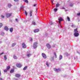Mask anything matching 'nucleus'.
<instances>
[{
  "instance_id": "nucleus-1",
  "label": "nucleus",
  "mask_w": 80,
  "mask_h": 80,
  "mask_svg": "<svg viewBox=\"0 0 80 80\" xmlns=\"http://www.w3.org/2000/svg\"><path fill=\"white\" fill-rule=\"evenodd\" d=\"M58 20H59V24L60 25V23H61V21H63V19H62V18L61 17H59L58 18Z\"/></svg>"
},
{
  "instance_id": "nucleus-2",
  "label": "nucleus",
  "mask_w": 80,
  "mask_h": 80,
  "mask_svg": "<svg viewBox=\"0 0 80 80\" xmlns=\"http://www.w3.org/2000/svg\"><path fill=\"white\" fill-rule=\"evenodd\" d=\"M37 42H34L33 44V47L34 48H37Z\"/></svg>"
},
{
  "instance_id": "nucleus-3",
  "label": "nucleus",
  "mask_w": 80,
  "mask_h": 80,
  "mask_svg": "<svg viewBox=\"0 0 80 80\" xmlns=\"http://www.w3.org/2000/svg\"><path fill=\"white\" fill-rule=\"evenodd\" d=\"M16 66L17 67H18L19 68H20L22 67V64L20 63H18L16 64Z\"/></svg>"
},
{
  "instance_id": "nucleus-4",
  "label": "nucleus",
  "mask_w": 80,
  "mask_h": 80,
  "mask_svg": "<svg viewBox=\"0 0 80 80\" xmlns=\"http://www.w3.org/2000/svg\"><path fill=\"white\" fill-rule=\"evenodd\" d=\"M22 48H25L27 47V46H26V44H25V43H23L22 44Z\"/></svg>"
},
{
  "instance_id": "nucleus-5",
  "label": "nucleus",
  "mask_w": 80,
  "mask_h": 80,
  "mask_svg": "<svg viewBox=\"0 0 80 80\" xmlns=\"http://www.w3.org/2000/svg\"><path fill=\"white\" fill-rule=\"evenodd\" d=\"M54 70L56 72H58L60 71V69H57L56 68H54Z\"/></svg>"
},
{
  "instance_id": "nucleus-6",
  "label": "nucleus",
  "mask_w": 80,
  "mask_h": 80,
  "mask_svg": "<svg viewBox=\"0 0 80 80\" xmlns=\"http://www.w3.org/2000/svg\"><path fill=\"white\" fill-rule=\"evenodd\" d=\"M42 57H43V58H46L47 56H46V55L45 54V53H42Z\"/></svg>"
},
{
  "instance_id": "nucleus-7",
  "label": "nucleus",
  "mask_w": 80,
  "mask_h": 80,
  "mask_svg": "<svg viewBox=\"0 0 80 80\" xmlns=\"http://www.w3.org/2000/svg\"><path fill=\"white\" fill-rule=\"evenodd\" d=\"M12 15V13H10V14L6 13V17H9Z\"/></svg>"
},
{
  "instance_id": "nucleus-8",
  "label": "nucleus",
  "mask_w": 80,
  "mask_h": 80,
  "mask_svg": "<svg viewBox=\"0 0 80 80\" xmlns=\"http://www.w3.org/2000/svg\"><path fill=\"white\" fill-rule=\"evenodd\" d=\"M75 37H78L79 35V33H75L74 34Z\"/></svg>"
},
{
  "instance_id": "nucleus-9",
  "label": "nucleus",
  "mask_w": 80,
  "mask_h": 80,
  "mask_svg": "<svg viewBox=\"0 0 80 80\" xmlns=\"http://www.w3.org/2000/svg\"><path fill=\"white\" fill-rule=\"evenodd\" d=\"M46 46L48 48H51V46H50L49 44H47Z\"/></svg>"
},
{
  "instance_id": "nucleus-10",
  "label": "nucleus",
  "mask_w": 80,
  "mask_h": 80,
  "mask_svg": "<svg viewBox=\"0 0 80 80\" xmlns=\"http://www.w3.org/2000/svg\"><path fill=\"white\" fill-rule=\"evenodd\" d=\"M39 29H36L34 31V32H35V33H36L37 32H39Z\"/></svg>"
},
{
  "instance_id": "nucleus-11",
  "label": "nucleus",
  "mask_w": 80,
  "mask_h": 80,
  "mask_svg": "<svg viewBox=\"0 0 80 80\" xmlns=\"http://www.w3.org/2000/svg\"><path fill=\"white\" fill-rule=\"evenodd\" d=\"M4 29L5 30H6V31H8V27H7V26H5Z\"/></svg>"
},
{
  "instance_id": "nucleus-12",
  "label": "nucleus",
  "mask_w": 80,
  "mask_h": 80,
  "mask_svg": "<svg viewBox=\"0 0 80 80\" xmlns=\"http://www.w3.org/2000/svg\"><path fill=\"white\" fill-rule=\"evenodd\" d=\"M30 17L32 16V11H30Z\"/></svg>"
},
{
  "instance_id": "nucleus-13",
  "label": "nucleus",
  "mask_w": 80,
  "mask_h": 80,
  "mask_svg": "<svg viewBox=\"0 0 80 80\" xmlns=\"http://www.w3.org/2000/svg\"><path fill=\"white\" fill-rule=\"evenodd\" d=\"M15 76L16 77H20V75L19 74H16Z\"/></svg>"
},
{
  "instance_id": "nucleus-14",
  "label": "nucleus",
  "mask_w": 80,
  "mask_h": 80,
  "mask_svg": "<svg viewBox=\"0 0 80 80\" xmlns=\"http://www.w3.org/2000/svg\"><path fill=\"white\" fill-rule=\"evenodd\" d=\"M4 58L5 60H7V55H5L4 56Z\"/></svg>"
},
{
  "instance_id": "nucleus-15",
  "label": "nucleus",
  "mask_w": 80,
  "mask_h": 80,
  "mask_svg": "<svg viewBox=\"0 0 80 80\" xmlns=\"http://www.w3.org/2000/svg\"><path fill=\"white\" fill-rule=\"evenodd\" d=\"M28 57H30V56H31V54H30V53H28L27 54V55Z\"/></svg>"
},
{
  "instance_id": "nucleus-16",
  "label": "nucleus",
  "mask_w": 80,
  "mask_h": 80,
  "mask_svg": "<svg viewBox=\"0 0 80 80\" xmlns=\"http://www.w3.org/2000/svg\"><path fill=\"white\" fill-rule=\"evenodd\" d=\"M74 32H75V33H78V31H77V28L74 29Z\"/></svg>"
},
{
  "instance_id": "nucleus-17",
  "label": "nucleus",
  "mask_w": 80,
  "mask_h": 80,
  "mask_svg": "<svg viewBox=\"0 0 80 80\" xmlns=\"http://www.w3.org/2000/svg\"><path fill=\"white\" fill-rule=\"evenodd\" d=\"M59 6H60V4H59V3H58L56 5V8H57V7H59Z\"/></svg>"
},
{
  "instance_id": "nucleus-18",
  "label": "nucleus",
  "mask_w": 80,
  "mask_h": 80,
  "mask_svg": "<svg viewBox=\"0 0 80 80\" xmlns=\"http://www.w3.org/2000/svg\"><path fill=\"white\" fill-rule=\"evenodd\" d=\"M10 68V66H7V70H9Z\"/></svg>"
},
{
  "instance_id": "nucleus-19",
  "label": "nucleus",
  "mask_w": 80,
  "mask_h": 80,
  "mask_svg": "<svg viewBox=\"0 0 80 80\" xmlns=\"http://www.w3.org/2000/svg\"><path fill=\"white\" fill-rule=\"evenodd\" d=\"M13 57L14 59H17V57L15 55L13 56Z\"/></svg>"
},
{
  "instance_id": "nucleus-20",
  "label": "nucleus",
  "mask_w": 80,
  "mask_h": 80,
  "mask_svg": "<svg viewBox=\"0 0 80 80\" xmlns=\"http://www.w3.org/2000/svg\"><path fill=\"white\" fill-rule=\"evenodd\" d=\"M10 31L11 32H13V28H10Z\"/></svg>"
},
{
  "instance_id": "nucleus-21",
  "label": "nucleus",
  "mask_w": 80,
  "mask_h": 80,
  "mask_svg": "<svg viewBox=\"0 0 80 80\" xmlns=\"http://www.w3.org/2000/svg\"><path fill=\"white\" fill-rule=\"evenodd\" d=\"M67 19H68V21H70V18H69V17L68 16L67 17Z\"/></svg>"
},
{
  "instance_id": "nucleus-22",
  "label": "nucleus",
  "mask_w": 80,
  "mask_h": 80,
  "mask_svg": "<svg viewBox=\"0 0 80 80\" xmlns=\"http://www.w3.org/2000/svg\"><path fill=\"white\" fill-rule=\"evenodd\" d=\"M62 58V55H60L59 56V60H61Z\"/></svg>"
},
{
  "instance_id": "nucleus-23",
  "label": "nucleus",
  "mask_w": 80,
  "mask_h": 80,
  "mask_svg": "<svg viewBox=\"0 0 80 80\" xmlns=\"http://www.w3.org/2000/svg\"><path fill=\"white\" fill-rule=\"evenodd\" d=\"M8 7H9V8H10L11 7H12V5H11L10 4H8Z\"/></svg>"
},
{
  "instance_id": "nucleus-24",
  "label": "nucleus",
  "mask_w": 80,
  "mask_h": 80,
  "mask_svg": "<svg viewBox=\"0 0 80 80\" xmlns=\"http://www.w3.org/2000/svg\"><path fill=\"white\" fill-rule=\"evenodd\" d=\"M15 45H16V43H13L12 45V47H14V46H15Z\"/></svg>"
},
{
  "instance_id": "nucleus-25",
  "label": "nucleus",
  "mask_w": 80,
  "mask_h": 80,
  "mask_svg": "<svg viewBox=\"0 0 80 80\" xmlns=\"http://www.w3.org/2000/svg\"><path fill=\"white\" fill-rule=\"evenodd\" d=\"M27 66H25L24 68L23 69V70H26V69H27Z\"/></svg>"
},
{
  "instance_id": "nucleus-26",
  "label": "nucleus",
  "mask_w": 80,
  "mask_h": 80,
  "mask_svg": "<svg viewBox=\"0 0 80 80\" xmlns=\"http://www.w3.org/2000/svg\"><path fill=\"white\" fill-rule=\"evenodd\" d=\"M13 72H14V70L12 69L10 71V73H13Z\"/></svg>"
},
{
  "instance_id": "nucleus-27",
  "label": "nucleus",
  "mask_w": 80,
  "mask_h": 80,
  "mask_svg": "<svg viewBox=\"0 0 80 80\" xmlns=\"http://www.w3.org/2000/svg\"><path fill=\"white\" fill-rule=\"evenodd\" d=\"M1 35H5V33L2 32L1 33Z\"/></svg>"
},
{
  "instance_id": "nucleus-28",
  "label": "nucleus",
  "mask_w": 80,
  "mask_h": 80,
  "mask_svg": "<svg viewBox=\"0 0 80 80\" xmlns=\"http://www.w3.org/2000/svg\"><path fill=\"white\" fill-rule=\"evenodd\" d=\"M32 25H35L36 24L35 23V22L34 21H33L32 22Z\"/></svg>"
},
{
  "instance_id": "nucleus-29",
  "label": "nucleus",
  "mask_w": 80,
  "mask_h": 80,
  "mask_svg": "<svg viewBox=\"0 0 80 80\" xmlns=\"http://www.w3.org/2000/svg\"><path fill=\"white\" fill-rule=\"evenodd\" d=\"M2 25L3 24L2 23H0V28H1Z\"/></svg>"
},
{
  "instance_id": "nucleus-30",
  "label": "nucleus",
  "mask_w": 80,
  "mask_h": 80,
  "mask_svg": "<svg viewBox=\"0 0 80 80\" xmlns=\"http://www.w3.org/2000/svg\"><path fill=\"white\" fill-rule=\"evenodd\" d=\"M73 3H72L70 5V7H73Z\"/></svg>"
},
{
  "instance_id": "nucleus-31",
  "label": "nucleus",
  "mask_w": 80,
  "mask_h": 80,
  "mask_svg": "<svg viewBox=\"0 0 80 80\" xmlns=\"http://www.w3.org/2000/svg\"><path fill=\"white\" fill-rule=\"evenodd\" d=\"M54 12H57V10H58V9H57L55 8L54 9Z\"/></svg>"
},
{
  "instance_id": "nucleus-32",
  "label": "nucleus",
  "mask_w": 80,
  "mask_h": 80,
  "mask_svg": "<svg viewBox=\"0 0 80 80\" xmlns=\"http://www.w3.org/2000/svg\"><path fill=\"white\" fill-rule=\"evenodd\" d=\"M54 55H55V58H57V54H56V53L54 52Z\"/></svg>"
},
{
  "instance_id": "nucleus-33",
  "label": "nucleus",
  "mask_w": 80,
  "mask_h": 80,
  "mask_svg": "<svg viewBox=\"0 0 80 80\" xmlns=\"http://www.w3.org/2000/svg\"><path fill=\"white\" fill-rule=\"evenodd\" d=\"M24 1V2H26V3H28V0H25Z\"/></svg>"
},
{
  "instance_id": "nucleus-34",
  "label": "nucleus",
  "mask_w": 80,
  "mask_h": 80,
  "mask_svg": "<svg viewBox=\"0 0 80 80\" xmlns=\"http://www.w3.org/2000/svg\"><path fill=\"white\" fill-rule=\"evenodd\" d=\"M21 10H23V6H22V7L21 8Z\"/></svg>"
},
{
  "instance_id": "nucleus-35",
  "label": "nucleus",
  "mask_w": 80,
  "mask_h": 80,
  "mask_svg": "<svg viewBox=\"0 0 80 80\" xmlns=\"http://www.w3.org/2000/svg\"><path fill=\"white\" fill-rule=\"evenodd\" d=\"M46 65L48 66V67L49 66L48 65V62H47L46 63Z\"/></svg>"
},
{
  "instance_id": "nucleus-36",
  "label": "nucleus",
  "mask_w": 80,
  "mask_h": 80,
  "mask_svg": "<svg viewBox=\"0 0 80 80\" xmlns=\"http://www.w3.org/2000/svg\"><path fill=\"white\" fill-rule=\"evenodd\" d=\"M25 13L26 14V16L27 15V11H25Z\"/></svg>"
},
{
  "instance_id": "nucleus-37",
  "label": "nucleus",
  "mask_w": 80,
  "mask_h": 80,
  "mask_svg": "<svg viewBox=\"0 0 80 80\" xmlns=\"http://www.w3.org/2000/svg\"><path fill=\"white\" fill-rule=\"evenodd\" d=\"M49 22V23L50 25H52V23H53L52 21H51V22Z\"/></svg>"
},
{
  "instance_id": "nucleus-38",
  "label": "nucleus",
  "mask_w": 80,
  "mask_h": 80,
  "mask_svg": "<svg viewBox=\"0 0 80 80\" xmlns=\"http://www.w3.org/2000/svg\"><path fill=\"white\" fill-rule=\"evenodd\" d=\"M1 18H4V17H5V16H3L2 15H1Z\"/></svg>"
},
{
  "instance_id": "nucleus-39",
  "label": "nucleus",
  "mask_w": 80,
  "mask_h": 80,
  "mask_svg": "<svg viewBox=\"0 0 80 80\" xmlns=\"http://www.w3.org/2000/svg\"><path fill=\"white\" fill-rule=\"evenodd\" d=\"M4 72H7V70H4Z\"/></svg>"
},
{
  "instance_id": "nucleus-40",
  "label": "nucleus",
  "mask_w": 80,
  "mask_h": 80,
  "mask_svg": "<svg viewBox=\"0 0 80 80\" xmlns=\"http://www.w3.org/2000/svg\"><path fill=\"white\" fill-rule=\"evenodd\" d=\"M77 15H78V16H79V15H80V13H78Z\"/></svg>"
},
{
  "instance_id": "nucleus-41",
  "label": "nucleus",
  "mask_w": 80,
  "mask_h": 80,
  "mask_svg": "<svg viewBox=\"0 0 80 80\" xmlns=\"http://www.w3.org/2000/svg\"><path fill=\"white\" fill-rule=\"evenodd\" d=\"M32 40L33 39H32V38H31V39L30 40V41H31V42H32Z\"/></svg>"
},
{
  "instance_id": "nucleus-42",
  "label": "nucleus",
  "mask_w": 80,
  "mask_h": 80,
  "mask_svg": "<svg viewBox=\"0 0 80 80\" xmlns=\"http://www.w3.org/2000/svg\"><path fill=\"white\" fill-rule=\"evenodd\" d=\"M4 53L3 52H2L1 53V54H0V55H2V54H3Z\"/></svg>"
},
{
  "instance_id": "nucleus-43",
  "label": "nucleus",
  "mask_w": 80,
  "mask_h": 80,
  "mask_svg": "<svg viewBox=\"0 0 80 80\" xmlns=\"http://www.w3.org/2000/svg\"><path fill=\"white\" fill-rule=\"evenodd\" d=\"M14 1H15V2H17L18 0H14Z\"/></svg>"
},
{
  "instance_id": "nucleus-44",
  "label": "nucleus",
  "mask_w": 80,
  "mask_h": 80,
  "mask_svg": "<svg viewBox=\"0 0 80 80\" xmlns=\"http://www.w3.org/2000/svg\"><path fill=\"white\" fill-rule=\"evenodd\" d=\"M2 74H1V71H0V76H1V75Z\"/></svg>"
},
{
  "instance_id": "nucleus-45",
  "label": "nucleus",
  "mask_w": 80,
  "mask_h": 80,
  "mask_svg": "<svg viewBox=\"0 0 80 80\" xmlns=\"http://www.w3.org/2000/svg\"><path fill=\"white\" fill-rule=\"evenodd\" d=\"M37 4H34V5H33V6L34 7H35V6H36Z\"/></svg>"
},
{
  "instance_id": "nucleus-46",
  "label": "nucleus",
  "mask_w": 80,
  "mask_h": 80,
  "mask_svg": "<svg viewBox=\"0 0 80 80\" xmlns=\"http://www.w3.org/2000/svg\"><path fill=\"white\" fill-rule=\"evenodd\" d=\"M52 3V4H53V1H52L51 2Z\"/></svg>"
},
{
  "instance_id": "nucleus-47",
  "label": "nucleus",
  "mask_w": 80,
  "mask_h": 80,
  "mask_svg": "<svg viewBox=\"0 0 80 80\" xmlns=\"http://www.w3.org/2000/svg\"><path fill=\"white\" fill-rule=\"evenodd\" d=\"M15 20H16V21H17L18 20L17 19H15Z\"/></svg>"
},
{
  "instance_id": "nucleus-48",
  "label": "nucleus",
  "mask_w": 80,
  "mask_h": 80,
  "mask_svg": "<svg viewBox=\"0 0 80 80\" xmlns=\"http://www.w3.org/2000/svg\"><path fill=\"white\" fill-rule=\"evenodd\" d=\"M0 80H3V79H2V78H0Z\"/></svg>"
},
{
  "instance_id": "nucleus-49",
  "label": "nucleus",
  "mask_w": 80,
  "mask_h": 80,
  "mask_svg": "<svg viewBox=\"0 0 80 80\" xmlns=\"http://www.w3.org/2000/svg\"><path fill=\"white\" fill-rule=\"evenodd\" d=\"M62 8V9H65V8Z\"/></svg>"
},
{
  "instance_id": "nucleus-50",
  "label": "nucleus",
  "mask_w": 80,
  "mask_h": 80,
  "mask_svg": "<svg viewBox=\"0 0 80 80\" xmlns=\"http://www.w3.org/2000/svg\"><path fill=\"white\" fill-rule=\"evenodd\" d=\"M71 26L72 27H73V25H72Z\"/></svg>"
},
{
  "instance_id": "nucleus-51",
  "label": "nucleus",
  "mask_w": 80,
  "mask_h": 80,
  "mask_svg": "<svg viewBox=\"0 0 80 80\" xmlns=\"http://www.w3.org/2000/svg\"><path fill=\"white\" fill-rule=\"evenodd\" d=\"M2 41H0V43H2Z\"/></svg>"
},
{
  "instance_id": "nucleus-52",
  "label": "nucleus",
  "mask_w": 80,
  "mask_h": 80,
  "mask_svg": "<svg viewBox=\"0 0 80 80\" xmlns=\"http://www.w3.org/2000/svg\"><path fill=\"white\" fill-rule=\"evenodd\" d=\"M65 11V12H67V10H66Z\"/></svg>"
}]
</instances>
